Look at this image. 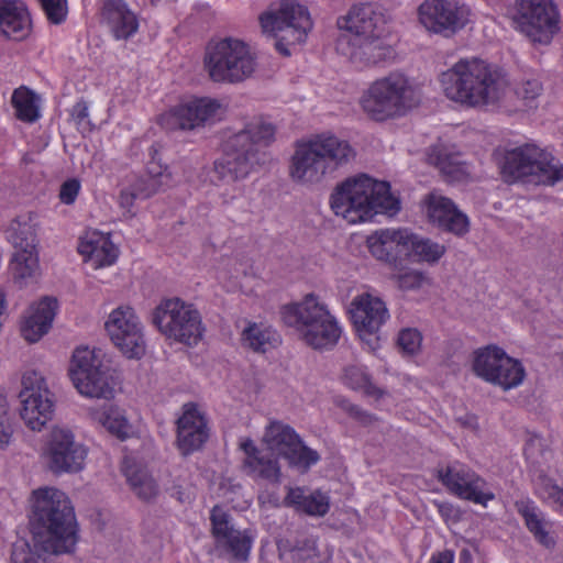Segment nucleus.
Segmentation results:
<instances>
[{"mask_svg":"<svg viewBox=\"0 0 563 563\" xmlns=\"http://www.w3.org/2000/svg\"><path fill=\"white\" fill-rule=\"evenodd\" d=\"M342 31L336 51L357 66H371L395 58V49L387 42L393 23L388 12L374 3L352 5L338 19Z\"/></svg>","mask_w":563,"mask_h":563,"instance_id":"obj_1","label":"nucleus"},{"mask_svg":"<svg viewBox=\"0 0 563 563\" xmlns=\"http://www.w3.org/2000/svg\"><path fill=\"white\" fill-rule=\"evenodd\" d=\"M439 82L450 101L468 109L496 106L509 89L503 70L476 56L460 58L440 74Z\"/></svg>","mask_w":563,"mask_h":563,"instance_id":"obj_2","label":"nucleus"},{"mask_svg":"<svg viewBox=\"0 0 563 563\" xmlns=\"http://www.w3.org/2000/svg\"><path fill=\"white\" fill-rule=\"evenodd\" d=\"M330 207L335 216L351 224L372 221L377 214L394 217L401 208L399 198L390 191L389 183L366 174L336 185L330 196Z\"/></svg>","mask_w":563,"mask_h":563,"instance_id":"obj_3","label":"nucleus"},{"mask_svg":"<svg viewBox=\"0 0 563 563\" xmlns=\"http://www.w3.org/2000/svg\"><path fill=\"white\" fill-rule=\"evenodd\" d=\"M356 152L350 142L332 132L298 141L289 163V177L296 184L312 186L347 165Z\"/></svg>","mask_w":563,"mask_h":563,"instance_id":"obj_4","label":"nucleus"},{"mask_svg":"<svg viewBox=\"0 0 563 563\" xmlns=\"http://www.w3.org/2000/svg\"><path fill=\"white\" fill-rule=\"evenodd\" d=\"M275 126L263 118H254L243 130L230 136L223 154L213 163L217 184H231L246 178L261 162V148L275 140Z\"/></svg>","mask_w":563,"mask_h":563,"instance_id":"obj_5","label":"nucleus"},{"mask_svg":"<svg viewBox=\"0 0 563 563\" xmlns=\"http://www.w3.org/2000/svg\"><path fill=\"white\" fill-rule=\"evenodd\" d=\"M420 100L415 81L404 73L391 71L368 85L360 97V107L371 120L386 122L407 115Z\"/></svg>","mask_w":563,"mask_h":563,"instance_id":"obj_6","label":"nucleus"},{"mask_svg":"<svg viewBox=\"0 0 563 563\" xmlns=\"http://www.w3.org/2000/svg\"><path fill=\"white\" fill-rule=\"evenodd\" d=\"M284 323L292 328L298 338L313 350H330L335 346L342 333L336 317L328 305L313 294L300 301L282 307Z\"/></svg>","mask_w":563,"mask_h":563,"instance_id":"obj_7","label":"nucleus"},{"mask_svg":"<svg viewBox=\"0 0 563 563\" xmlns=\"http://www.w3.org/2000/svg\"><path fill=\"white\" fill-rule=\"evenodd\" d=\"M500 169L508 181L554 185L563 180V164L552 153L532 142L507 151L500 162Z\"/></svg>","mask_w":563,"mask_h":563,"instance_id":"obj_8","label":"nucleus"},{"mask_svg":"<svg viewBox=\"0 0 563 563\" xmlns=\"http://www.w3.org/2000/svg\"><path fill=\"white\" fill-rule=\"evenodd\" d=\"M203 66L212 81L238 84L253 76L257 60L255 52L246 42L225 37L207 45Z\"/></svg>","mask_w":563,"mask_h":563,"instance_id":"obj_9","label":"nucleus"},{"mask_svg":"<svg viewBox=\"0 0 563 563\" xmlns=\"http://www.w3.org/2000/svg\"><path fill=\"white\" fill-rule=\"evenodd\" d=\"M103 356L101 350L89 346H79L73 353L68 375L76 390L85 398H114L117 382Z\"/></svg>","mask_w":563,"mask_h":563,"instance_id":"obj_10","label":"nucleus"},{"mask_svg":"<svg viewBox=\"0 0 563 563\" xmlns=\"http://www.w3.org/2000/svg\"><path fill=\"white\" fill-rule=\"evenodd\" d=\"M262 30L277 40L276 49L291 54L290 46L302 44L312 29L310 12L296 0H283L277 10H268L260 15Z\"/></svg>","mask_w":563,"mask_h":563,"instance_id":"obj_11","label":"nucleus"},{"mask_svg":"<svg viewBox=\"0 0 563 563\" xmlns=\"http://www.w3.org/2000/svg\"><path fill=\"white\" fill-rule=\"evenodd\" d=\"M88 446L67 426L55 424L43 437L40 457L54 475L77 474L86 467Z\"/></svg>","mask_w":563,"mask_h":563,"instance_id":"obj_12","label":"nucleus"},{"mask_svg":"<svg viewBox=\"0 0 563 563\" xmlns=\"http://www.w3.org/2000/svg\"><path fill=\"white\" fill-rule=\"evenodd\" d=\"M153 323L167 339L196 345L203 336L201 316L180 298H165L154 309Z\"/></svg>","mask_w":563,"mask_h":563,"instance_id":"obj_13","label":"nucleus"},{"mask_svg":"<svg viewBox=\"0 0 563 563\" xmlns=\"http://www.w3.org/2000/svg\"><path fill=\"white\" fill-rule=\"evenodd\" d=\"M511 21L533 44L549 45L560 31V14L552 0H516Z\"/></svg>","mask_w":563,"mask_h":563,"instance_id":"obj_14","label":"nucleus"},{"mask_svg":"<svg viewBox=\"0 0 563 563\" xmlns=\"http://www.w3.org/2000/svg\"><path fill=\"white\" fill-rule=\"evenodd\" d=\"M19 399L20 417L30 430L40 432L53 419L56 397L40 372L26 371L22 375Z\"/></svg>","mask_w":563,"mask_h":563,"instance_id":"obj_15","label":"nucleus"},{"mask_svg":"<svg viewBox=\"0 0 563 563\" xmlns=\"http://www.w3.org/2000/svg\"><path fill=\"white\" fill-rule=\"evenodd\" d=\"M468 5L457 0H424L418 8V19L430 33L449 37L471 21Z\"/></svg>","mask_w":563,"mask_h":563,"instance_id":"obj_16","label":"nucleus"},{"mask_svg":"<svg viewBox=\"0 0 563 563\" xmlns=\"http://www.w3.org/2000/svg\"><path fill=\"white\" fill-rule=\"evenodd\" d=\"M112 343L129 358H141L145 353L143 324L135 310L128 305L113 309L104 323Z\"/></svg>","mask_w":563,"mask_h":563,"instance_id":"obj_17","label":"nucleus"},{"mask_svg":"<svg viewBox=\"0 0 563 563\" xmlns=\"http://www.w3.org/2000/svg\"><path fill=\"white\" fill-rule=\"evenodd\" d=\"M350 314L360 339L374 350L378 345V332L389 319L385 301L371 292L360 294L351 301Z\"/></svg>","mask_w":563,"mask_h":563,"instance_id":"obj_18","label":"nucleus"},{"mask_svg":"<svg viewBox=\"0 0 563 563\" xmlns=\"http://www.w3.org/2000/svg\"><path fill=\"white\" fill-rule=\"evenodd\" d=\"M222 114V104L213 98L195 97L173 107L159 117V124L169 131L194 130Z\"/></svg>","mask_w":563,"mask_h":563,"instance_id":"obj_19","label":"nucleus"},{"mask_svg":"<svg viewBox=\"0 0 563 563\" xmlns=\"http://www.w3.org/2000/svg\"><path fill=\"white\" fill-rule=\"evenodd\" d=\"M439 479L453 495L486 506L495 498L484 478L470 467L454 463L439 471Z\"/></svg>","mask_w":563,"mask_h":563,"instance_id":"obj_20","label":"nucleus"},{"mask_svg":"<svg viewBox=\"0 0 563 563\" xmlns=\"http://www.w3.org/2000/svg\"><path fill=\"white\" fill-rule=\"evenodd\" d=\"M410 230L406 228L379 229L367 236L369 253L393 268H398L404 258L408 257Z\"/></svg>","mask_w":563,"mask_h":563,"instance_id":"obj_21","label":"nucleus"},{"mask_svg":"<svg viewBox=\"0 0 563 563\" xmlns=\"http://www.w3.org/2000/svg\"><path fill=\"white\" fill-rule=\"evenodd\" d=\"M209 437L205 413L192 402L185 404L176 420V446L187 456L200 450Z\"/></svg>","mask_w":563,"mask_h":563,"instance_id":"obj_22","label":"nucleus"},{"mask_svg":"<svg viewBox=\"0 0 563 563\" xmlns=\"http://www.w3.org/2000/svg\"><path fill=\"white\" fill-rule=\"evenodd\" d=\"M240 448L245 454L243 467L246 475L254 481L280 484L282 470L276 453L271 452L266 448H257L251 439H243Z\"/></svg>","mask_w":563,"mask_h":563,"instance_id":"obj_23","label":"nucleus"},{"mask_svg":"<svg viewBox=\"0 0 563 563\" xmlns=\"http://www.w3.org/2000/svg\"><path fill=\"white\" fill-rule=\"evenodd\" d=\"M100 23L120 41L132 37L139 30V20L124 0H101Z\"/></svg>","mask_w":563,"mask_h":563,"instance_id":"obj_24","label":"nucleus"},{"mask_svg":"<svg viewBox=\"0 0 563 563\" xmlns=\"http://www.w3.org/2000/svg\"><path fill=\"white\" fill-rule=\"evenodd\" d=\"M427 211L430 220L441 229L456 235L468 232V218L456 208L451 199L433 192L429 196Z\"/></svg>","mask_w":563,"mask_h":563,"instance_id":"obj_25","label":"nucleus"},{"mask_svg":"<svg viewBox=\"0 0 563 563\" xmlns=\"http://www.w3.org/2000/svg\"><path fill=\"white\" fill-rule=\"evenodd\" d=\"M56 310L57 300L52 297H44L33 303L22 321V336L30 343L40 341L51 329Z\"/></svg>","mask_w":563,"mask_h":563,"instance_id":"obj_26","label":"nucleus"},{"mask_svg":"<svg viewBox=\"0 0 563 563\" xmlns=\"http://www.w3.org/2000/svg\"><path fill=\"white\" fill-rule=\"evenodd\" d=\"M78 252L96 269L113 265L119 256V249L110 235L99 231L87 232L80 240Z\"/></svg>","mask_w":563,"mask_h":563,"instance_id":"obj_27","label":"nucleus"},{"mask_svg":"<svg viewBox=\"0 0 563 563\" xmlns=\"http://www.w3.org/2000/svg\"><path fill=\"white\" fill-rule=\"evenodd\" d=\"M26 5L19 0H0V32L8 40L22 41L31 33Z\"/></svg>","mask_w":563,"mask_h":563,"instance_id":"obj_28","label":"nucleus"},{"mask_svg":"<svg viewBox=\"0 0 563 563\" xmlns=\"http://www.w3.org/2000/svg\"><path fill=\"white\" fill-rule=\"evenodd\" d=\"M89 416L98 426L119 440H126L134 434V428L125 411L114 404H103L90 408Z\"/></svg>","mask_w":563,"mask_h":563,"instance_id":"obj_29","label":"nucleus"},{"mask_svg":"<svg viewBox=\"0 0 563 563\" xmlns=\"http://www.w3.org/2000/svg\"><path fill=\"white\" fill-rule=\"evenodd\" d=\"M516 506L534 539L548 549L553 548L555 545L553 522L531 500H521Z\"/></svg>","mask_w":563,"mask_h":563,"instance_id":"obj_30","label":"nucleus"},{"mask_svg":"<svg viewBox=\"0 0 563 563\" xmlns=\"http://www.w3.org/2000/svg\"><path fill=\"white\" fill-rule=\"evenodd\" d=\"M242 345L256 353L276 349L282 339L279 333L265 322H249L241 333Z\"/></svg>","mask_w":563,"mask_h":563,"instance_id":"obj_31","label":"nucleus"},{"mask_svg":"<svg viewBox=\"0 0 563 563\" xmlns=\"http://www.w3.org/2000/svg\"><path fill=\"white\" fill-rule=\"evenodd\" d=\"M170 179L172 176L168 167L153 158L147 163L145 174L142 175L133 186L140 199H146L164 187L169 186Z\"/></svg>","mask_w":563,"mask_h":563,"instance_id":"obj_32","label":"nucleus"},{"mask_svg":"<svg viewBox=\"0 0 563 563\" xmlns=\"http://www.w3.org/2000/svg\"><path fill=\"white\" fill-rule=\"evenodd\" d=\"M122 471L131 489L144 500H150L157 494V485L132 456H125L122 462Z\"/></svg>","mask_w":563,"mask_h":563,"instance_id":"obj_33","label":"nucleus"},{"mask_svg":"<svg viewBox=\"0 0 563 563\" xmlns=\"http://www.w3.org/2000/svg\"><path fill=\"white\" fill-rule=\"evenodd\" d=\"M285 503L310 516H324L330 509L328 495L317 490L306 495L302 488H289Z\"/></svg>","mask_w":563,"mask_h":563,"instance_id":"obj_34","label":"nucleus"},{"mask_svg":"<svg viewBox=\"0 0 563 563\" xmlns=\"http://www.w3.org/2000/svg\"><path fill=\"white\" fill-rule=\"evenodd\" d=\"M10 271L14 283L24 287L32 283L38 271V256L35 249L16 251L11 260Z\"/></svg>","mask_w":563,"mask_h":563,"instance_id":"obj_35","label":"nucleus"},{"mask_svg":"<svg viewBox=\"0 0 563 563\" xmlns=\"http://www.w3.org/2000/svg\"><path fill=\"white\" fill-rule=\"evenodd\" d=\"M409 240L407 256L413 257L417 262L432 265L438 263L446 252L444 244L416 234L412 231L409 233Z\"/></svg>","mask_w":563,"mask_h":563,"instance_id":"obj_36","label":"nucleus"},{"mask_svg":"<svg viewBox=\"0 0 563 563\" xmlns=\"http://www.w3.org/2000/svg\"><path fill=\"white\" fill-rule=\"evenodd\" d=\"M504 350L497 345H487L476 350L473 354L472 368L475 375L483 380L493 384L495 371L501 356H504Z\"/></svg>","mask_w":563,"mask_h":563,"instance_id":"obj_37","label":"nucleus"},{"mask_svg":"<svg viewBox=\"0 0 563 563\" xmlns=\"http://www.w3.org/2000/svg\"><path fill=\"white\" fill-rule=\"evenodd\" d=\"M11 103L16 118L23 122L33 123L41 117L40 97L25 86L14 89Z\"/></svg>","mask_w":563,"mask_h":563,"instance_id":"obj_38","label":"nucleus"},{"mask_svg":"<svg viewBox=\"0 0 563 563\" xmlns=\"http://www.w3.org/2000/svg\"><path fill=\"white\" fill-rule=\"evenodd\" d=\"M299 435L292 428L282 422H272L266 427L263 438L266 449L271 452H277V455H284L299 440Z\"/></svg>","mask_w":563,"mask_h":563,"instance_id":"obj_39","label":"nucleus"},{"mask_svg":"<svg viewBox=\"0 0 563 563\" xmlns=\"http://www.w3.org/2000/svg\"><path fill=\"white\" fill-rule=\"evenodd\" d=\"M495 375L498 377L494 378L493 384L500 386L504 390H509L522 384L526 371L520 361L504 352V356H501L496 367Z\"/></svg>","mask_w":563,"mask_h":563,"instance_id":"obj_40","label":"nucleus"},{"mask_svg":"<svg viewBox=\"0 0 563 563\" xmlns=\"http://www.w3.org/2000/svg\"><path fill=\"white\" fill-rule=\"evenodd\" d=\"M341 380L349 388L361 391L367 397L379 399L384 395V391L371 382L369 375L361 365L346 366L343 369Z\"/></svg>","mask_w":563,"mask_h":563,"instance_id":"obj_41","label":"nucleus"},{"mask_svg":"<svg viewBox=\"0 0 563 563\" xmlns=\"http://www.w3.org/2000/svg\"><path fill=\"white\" fill-rule=\"evenodd\" d=\"M537 496L554 509H563V487L542 470L536 472L533 477Z\"/></svg>","mask_w":563,"mask_h":563,"instance_id":"obj_42","label":"nucleus"},{"mask_svg":"<svg viewBox=\"0 0 563 563\" xmlns=\"http://www.w3.org/2000/svg\"><path fill=\"white\" fill-rule=\"evenodd\" d=\"M253 544V537L246 531L235 530L217 548L236 561H246Z\"/></svg>","mask_w":563,"mask_h":563,"instance_id":"obj_43","label":"nucleus"},{"mask_svg":"<svg viewBox=\"0 0 563 563\" xmlns=\"http://www.w3.org/2000/svg\"><path fill=\"white\" fill-rule=\"evenodd\" d=\"M283 456L288 461L291 467L302 473L307 472L320 459L318 452L305 445L300 439L294 446L285 451Z\"/></svg>","mask_w":563,"mask_h":563,"instance_id":"obj_44","label":"nucleus"},{"mask_svg":"<svg viewBox=\"0 0 563 563\" xmlns=\"http://www.w3.org/2000/svg\"><path fill=\"white\" fill-rule=\"evenodd\" d=\"M7 238L16 251L35 249L32 227L27 222L12 221L7 230Z\"/></svg>","mask_w":563,"mask_h":563,"instance_id":"obj_45","label":"nucleus"},{"mask_svg":"<svg viewBox=\"0 0 563 563\" xmlns=\"http://www.w3.org/2000/svg\"><path fill=\"white\" fill-rule=\"evenodd\" d=\"M279 551L282 558L288 555L294 563H305L318 556L317 542L312 537L297 540L288 551L284 548H279Z\"/></svg>","mask_w":563,"mask_h":563,"instance_id":"obj_46","label":"nucleus"},{"mask_svg":"<svg viewBox=\"0 0 563 563\" xmlns=\"http://www.w3.org/2000/svg\"><path fill=\"white\" fill-rule=\"evenodd\" d=\"M210 520L212 525V536L216 545L222 542L228 536L233 533L235 529L230 522V516L223 508L214 506L211 510Z\"/></svg>","mask_w":563,"mask_h":563,"instance_id":"obj_47","label":"nucleus"},{"mask_svg":"<svg viewBox=\"0 0 563 563\" xmlns=\"http://www.w3.org/2000/svg\"><path fill=\"white\" fill-rule=\"evenodd\" d=\"M398 287L402 290H418L430 285L429 276L419 269H408L396 275Z\"/></svg>","mask_w":563,"mask_h":563,"instance_id":"obj_48","label":"nucleus"},{"mask_svg":"<svg viewBox=\"0 0 563 563\" xmlns=\"http://www.w3.org/2000/svg\"><path fill=\"white\" fill-rule=\"evenodd\" d=\"M13 429L10 419V405L4 391L0 388V446L11 441Z\"/></svg>","mask_w":563,"mask_h":563,"instance_id":"obj_49","label":"nucleus"},{"mask_svg":"<svg viewBox=\"0 0 563 563\" xmlns=\"http://www.w3.org/2000/svg\"><path fill=\"white\" fill-rule=\"evenodd\" d=\"M542 86L537 79H528L516 87V96L527 108H532L534 100L541 95Z\"/></svg>","mask_w":563,"mask_h":563,"instance_id":"obj_50","label":"nucleus"},{"mask_svg":"<svg viewBox=\"0 0 563 563\" xmlns=\"http://www.w3.org/2000/svg\"><path fill=\"white\" fill-rule=\"evenodd\" d=\"M47 20L54 24H60L67 15L66 0H38Z\"/></svg>","mask_w":563,"mask_h":563,"instance_id":"obj_51","label":"nucleus"},{"mask_svg":"<svg viewBox=\"0 0 563 563\" xmlns=\"http://www.w3.org/2000/svg\"><path fill=\"white\" fill-rule=\"evenodd\" d=\"M422 343V335L417 329H402L398 334V345L407 354H416Z\"/></svg>","mask_w":563,"mask_h":563,"instance_id":"obj_52","label":"nucleus"},{"mask_svg":"<svg viewBox=\"0 0 563 563\" xmlns=\"http://www.w3.org/2000/svg\"><path fill=\"white\" fill-rule=\"evenodd\" d=\"M81 189L80 181L76 178H70L64 181L59 189V200L64 205H73Z\"/></svg>","mask_w":563,"mask_h":563,"instance_id":"obj_53","label":"nucleus"},{"mask_svg":"<svg viewBox=\"0 0 563 563\" xmlns=\"http://www.w3.org/2000/svg\"><path fill=\"white\" fill-rule=\"evenodd\" d=\"M342 407L352 418H354L362 424L369 426L375 420L374 416L362 410L360 407H357L356 405H353L349 401H344L342 404Z\"/></svg>","mask_w":563,"mask_h":563,"instance_id":"obj_54","label":"nucleus"},{"mask_svg":"<svg viewBox=\"0 0 563 563\" xmlns=\"http://www.w3.org/2000/svg\"><path fill=\"white\" fill-rule=\"evenodd\" d=\"M140 199L136 195V189L132 185L131 189H123L119 197L120 207L125 210L124 214L132 216L131 208L133 207L134 200Z\"/></svg>","mask_w":563,"mask_h":563,"instance_id":"obj_55","label":"nucleus"},{"mask_svg":"<svg viewBox=\"0 0 563 563\" xmlns=\"http://www.w3.org/2000/svg\"><path fill=\"white\" fill-rule=\"evenodd\" d=\"M429 159L432 164L438 166L444 173H451L449 168L451 166V162L446 155H443L441 150L438 146H433L431 148V153L429 154Z\"/></svg>","mask_w":563,"mask_h":563,"instance_id":"obj_56","label":"nucleus"},{"mask_svg":"<svg viewBox=\"0 0 563 563\" xmlns=\"http://www.w3.org/2000/svg\"><path fill=\"white\" fill-rule=\"evenodd\" d=\"M71 117L77 125H86L89 124V109L85 101L77 102L71 110Z\"/></svg>","mask_w":563,"mask_h":563,"instance_id":"obj_57","label":"nucleus"},{"mask_svg":"<svg viewBox=\"0 0 563 563\" xmlns=\"http://www.w3.org/2000/svg\"><path fill=\"white\" fill-rule=\"evenodd\" d=\"M541 446V439L539 438H531L525 448V454L528 460H536V450Z\"/></svg>","mask_w":563,"mask_h":563,"instance_id":"obj_58","label":"nucleus"},{"mask_svg":"<svg viewBox=\"0 0 563 563\" xmlns=\"http://www.w3.org/2000/svg\"><path fill=\"white\" fill-rule=\"evenodd\" d=\"M453 562H454V553L450 550H445L443 552L433 554L429 561V563H453Z\"/></svg>","mask_w":563,"mask_h":563,"instance_id":"obj_59","label":"nucleus"},{"mask_svg":"<svg viewBox=\"0 0 563 563\" xmlns=\"http://www.w3.org/2000/svg\"><path fill=\"white\" fill-rule=\"evenodd\" d=\"M460 563H472V554L468 549L461 550Z\"/></svg>","mask_w":563,"mask_h":563,"instance_id":"obj_60","label":"nucleus"},{"mask_svg":"<svg viewBox=\"0 0 563 563\" xmlns=\"http://www.w3.org/2000/svg\"><path fill=\"white\" fill-rule=\"evenodd\" d=\"M240 273H241V272H240V269H238V268H234V272H233V273H231L230 278H233V279H234V282L232 283V285L230 286L231 288H235V287L238 286V282H236V280H238V278H239V276H240Z\"/></svg>","mask_w":563,"mask_h":563,"instance_id":"obj_61","label":"nucleus"},{"mask_svg":"<svg viewBox=\"0 0 563 563\" xmlns=\"http://www.w3.org/2000/svg\"><path fill=\"white\" fill-rule=\"evenodd\" d=\"M225 278H227V273H224V272H219V274H218V279H219V280H224Z\"/></svg>","mask_w":563,"mask_h":563,"instance_id":"obj_62","label":"nucleus"}]
</instances>
